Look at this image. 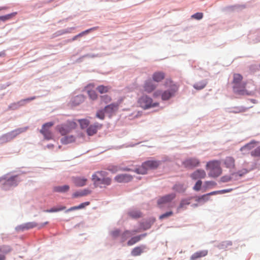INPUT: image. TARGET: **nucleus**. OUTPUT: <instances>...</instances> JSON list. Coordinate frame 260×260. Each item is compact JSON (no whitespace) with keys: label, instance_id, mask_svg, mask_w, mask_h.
I'll list each match as a JSON object with an SVG mask.
<instances>
[{"label":"nucleus","instance_id":"nucleus-14","mask_svg":"<svg viewBox=\"0 0 260 260\" xmlns=\"http://www.w3.org/2000/svg\"><path fill=\"white\" fill-rule=\"evenodd\" d=\"M222 173L220 162L218 160L212 161V177L219 176Z\"/></svg>","mask_w":260,"mask_h":260},{"label":"nucleus","instance_id":"nucleus-49","mask_svg":"<svg viewBox=\"0 0 260 260\" xmlns=\"http://www.w3.org/2000/svg\"><path fill=\"white\" fill-rule=\"evenodd\" d=\"M202 182L201 180H198L195 185L193 186V189L196 191H199L201 189Z\"/></svg>","mask_w":260,"mask_h":260},{"label":"nucleus","instance_id":"nucleus-12","mask_svg":"<svg viewBox=\"0 0 260 260\" xmlns=\"http://www.w3.org/2000/svg\"><path fill=\"white\" fill-rule=\"evenodd\" d=\"M157 86L152 80L148 79L144 83L143 89L146 92L150 93L156 88Z\"/></svg>","mask_w":260,"mask_h":260},{"label":"nucleus","instance_id":"nucleus-4","mask_svg":"<svg viewBox=\"0 0 260 260\" xmlns=\"http://www.w3.org/2000/svg\"><path fill=\"white\" fill-rule=\"evenodd\" d=\"M211 194V193H209L206 194H204L201 197H193L188 199L182 200L180 202V205L177 209V212H179L181 209H186V206L190 204V200L191 199H194V200L198 203H204V202L209 199V197Z\"/></svg>","mask_w":260,"mask_h":260},{"label":"nucleus","instance_id":"nucleus-33","mask_svg":"<svg viewBox=\"0 0 260 260\" xmlns=\"http://www.w3.org/2000/svg\"><path fill=\"white\" fill-rule=\"evenodd\" d=\"M112 101L111 97L108 95L100 96V104H107Z\"/></svg>","mask_w":260,"mask_h":260},{"label":"nucleus","instance_id":"nucleus-19","mask_svg":"<svg viewBox=\"0 0 260 260\" xmlns=\"http://www.w3.org/2000/svg\"><path fill=\"white\" fill-rule=\"evenodd\" d=\"M205 176L206 173L202 170H197L190 175V177L193 180L202 179Z\"/></svg>","mask_w":260,"mask_h":260},{"label":"nucleus","instance_id":"nucleus-10","mask_svg":"<svg viewBox=\"0 0 260 260\" xmlns=\"http://www.w3.org/2000/svg\"><path fill=\"white\" fill-rule=\"evenodd\" d=\"M246 83L241 81L238 84L233 85L234 91L240 94H249L248 91L246 89Z\"/></svg>","mask_w":260,"mask_h":260},{"label":"nucleus","instance_id":"nucleus-5","mask_svg":"<svg viewBox=\"0 0 260 260\" xmlns=\"http://www.w3.org/2000/svg\"><path fill=\"white\" fill-rule=\"evenodd\" d=\"M77 126V124L75 121H69L66 123L57 125L56 129L61 135L64 136L75 129Z\"/></svg>","mask_w":260,"mask_h":260},{"label":"nucleus","instance_id":"nucleus-32","mask_svg":"<svg viewBox=\"0 0 260 260\" xmlns=\"http://www.w3.org/2000/svg\"><path fill=\"white\" fill-rule=\"evenodd\" d=\"M108 170L113 173H116L117 171H120V170H122V171H130L131 170L129 169H128L127 168L121 169L119 167H118V166H114V165L109 166L108 168Z\"/></svg>","mask_w":260,"mask_h":260},{"label":"nucleus","instance_id":"nucleus-11","mask_svg":"<svg viewBox=\"0 0 260 260\" xmlns=\"http://www.w3.org/2000/svg\"><path fill=\"white\" fill-rule=\"evenodd\" d=\"M17 176H12L7 179H2L3 181V188L5 189H8L11 186H15L17 185L18 181L16 179Z\"/></svg>","mask_w":260,"mask_h":260},{"label":"nucleus","instance_id":"nucleus-27","mask_svg":"<svg viewBox=\"0 0 260 260\" xmlns=\"http://www.w3.org/2000/svg\"><path fill=\"white\" fill-rule=\"evenodd\" d=\"M208 253V251L207 250H202L198 251L194 253L191 256V260H197L199 258H201L202 257L206 256Z\"/></svg>","mask_w":260,"mask_h":260},{"label":"nucleus","instance_id":"nucleus-53","mask_svg":"<svg viewBox=\"0 0 260 260\" xmlns=\"http://www.w3.org/2000/svg\"><path fill=\"white\" fill-rule=\"evenodd\" d=\"M232 180V177L230 176H224L221 178V181L223 182H227Z\"/></svg>","mask_w":260,"mask_h":260},{"label":"nucleus","instance_id":"nucleus-1","mask_svg":"<svg viewBox=\"0 0 260 260\" xmlns=\"http://www.w3.org/2000/svg\"><path fill=\"white\" fill-rule=\"evenodd\" d=\"M165 85L166 87H169V88L162 93L159 90L155 91L153 93L154 98H157L161 95L162 100L167 101L175 95L178 90V87L176 84H174L171 80H167Z\"/></svg>","mask_w":260,"mask_h":260},{"label":"nucleus","instance_id":"nucleus-48","mask_svg":"<svg viewBox=\"0 0 260 260\" xmlns=\"http://www.w3.org/2000/svg\"><path fill=\"white\" fill-rule=\"evenodd\" d=\"M251 155L253 156H260V146L257 147L254 150L251 152Z\"/></svg>","mask_w":260,"mask_h":260},{"label":"nucleus","instance_id":"nucleus-50","mask_svg":"<svg viewBox=\"0 0 260 260\" xmlns=\"http://www.w3.org/2000/svg\"><path fill=\"white\" fill-rule=\"evenodd\" d=\"M111 235L114 238H116L120 236V232L119 230H115L111 232Z\"/></svg>","mask_w":260,"mask_h":260},{"label":"nucleus","instance_id":"nucleus-56","mask_svg":"<svg viewBox=\"0 0 260 260\" xmlns=\"http://www.w3.org/2000/svg\"><path fill=\"white\" fill-rule=\"evenodd\" d=\"M35 96H33V97H31L30 98H27L26 99H25L24 100V101H32V100H34V99H35Z\"/></svg>","mask_w":260,"mask_h":260},{"label":"nucleus","instance_id":"nucleus-55","mask_svg":"<svg viewBox=\"0 0 260 260\" xmlns=\"http://www.w3.org/2000/svg\"><path fill=\"white\" fill-rule=\"evenodd\" d=\"M78 210V206H74V207H72L71 208H70V209H68L66 212H69V211H73V210Z\"/></svg>","mask_w":260,"mask_h":260},{"label":"nucleus","instance_id":"nucleus-30","mask_svg":"<svg viewBox=\"0 0 260 260\" xmlns=\"http://www.w3.org/2000/svg\"><path fill=\"white\" fill-rule=\"evenodd\" d=\"M70 189V186L68 185L63 186H55L53 188V190L55 192H66Z\"/></svg>","mask_w":260,"mask_h":260},{"label":"nucleus","instance_id":"nucleus-35","mask_svg":"<svg viewBox=\"0 0 260 260\" xmlns=\"http://www.w3.org/2000/svg\"><path fill=\"white\" fill-rule=\"evenodd\" d=\"M98 28V27H93L92 28L87 29L84 31H82V32L79 34L78 35L74 36L72 40L73 41L76 40L78 37H82L83 35L87 34V33H88L89 32H90L91 30H96Z\"/></svg>","mask_w":260,"mask_h":260},{"label":"nucleus","instance_id":"nucleus-15","mask_svg":"<svg viewBox=\"0 0 260 260\" xmlns=\"http://www.w3.org/2000/svg\"><path fill=\"white\" fill-rule=\"evenodd\" d=\"M102 127V124L98 122L94 123L93 124L89 125L86 129V133L88 136H93L98 131L101 129Z\"/></svg>","mask_w":260,"mask_h":260},{"label":"nucleus","instance_id":"nucleus-8","mask_svg":"<svg viewBox=\"0 0 260 260\" xmlns=\"http://www.w3.org/2000/svg\"><path fill=\"white\" fill-rule=\"evenodd\" d=\"M53 125L54 122H49L43 125L40 132L43 135L45 139L50 140L52 138L53 135L50 129Z\"/></svg>","mask_w":260,"mask_h":260},{"label":"nucleus","instance_id":"nucleus-20","mask_svg":"<svg viewBox=\"0 0 260 260\" xmlns=\"http://www.w3.org/2000/svg\"><path fill=\"white\" fill-rule=\"evenodd\" d=\"M224 164L227 168L234 169L235 167V159L231 156L226 157L223 161Z\"/></svg>","mask_w":260,"mask_h":260},{"label":"nucleus","instance_id":"nucleus-41","mask_svg":"<svg viewBox=\"0 0 260 260\" xmlns=\"http://www.w3.org/2000/svg\"><path fill=\"white\" fill-rule=\"evenodd\" d=\"M255 142H251L248 144H247L243 147H241L240 149V150L241 151H244L245 150H251V149L253 148L255 146Z\"/></svg>","mask_w":260,"mask_h":260},{"label":"nucleus","instance_id":"nucleus-37","mask_svg":"<svg viewBox=\"0 0 260 260\" xmlns=\"http://www.w3.org/2000/svg\"><path fill=\"white\" fill-rule=\"evenodd\" d=\"M207 82L205 80H203L201 82L196 83L193 85V87L198 90H200L204 88L206 85Z\"/></svg>","mask_w":260,"mask_h":260},{"label":"nucleus","instance_id":"nucleus-52","mask_svg":"<svg viewBox=\"0 0 260 260\" xmlns=\"http://www.w3.org/2000/svg\"><path fill=\"white\" fill-rule=\"evenodd\" d=\"M232 190V189H229L221 190H219L217 191H212V195L216 194L217 193H226V192H229Z\"/></svg>","mask_w":260,"mask_h":260},{"label":"nucleus","instance_id":"nucleus-42","mask_svg":"<svg viewBox=\"0 0 260 260\" xmlns=\"http://www.w3.org/2000/svg\"><path fill=\"white\" fill-rule=\"evenodd\" d=\"M16 14V13H12L9 14H7L5 16H0V21H5L7 20L10 19L12 17L14 16Z\"/></svg>","mask_w":260,"mask_h":260},{"label":"nucleus","instance_id":"nucleus-51","mask_svg":"<svg viewBox=\"0 0 260 260\" xmlns=\"http://www.w3.org/2000/svg\"><path fill=\"white\" fill-rule=\"evenodd\" d=\"M173 213L172 211H169V212H167L161 215H160L159 216V219H164V218H167L169 216H171L173 215Z\"/></svg>","mask_w":260,"mask_h":260},{"label":"nucleus","instance_id":"nucleus-40","mask_svg":"<svg viewBox=\"0 0 260 260\" xmlns=\"http://www.w3.org/2000/svg\"><path fill=\"white\" fill-rule=\"evenodd\" d=\"M173 189L178 192H184L185 188L183 184H176L173 186Z\"/></svg>","mask_w":260,"mask_h":260},{"label":"nucleus","instance_id":"nucleus-31","mask_svg":"<svg viewBox=\"0 0 260 260\" xmlns=\"http://www.w3.org/2000/svg\"><path fill=\"white\" fill-rule=\"evenodd\" d=\"M111 87L109 86L99 85L96 88V90L101 94L105 93L110 90Z\"/></svg>","mask_w":260,"mask_h":260},{"label":"nucleus","instance_id":"nucleus-43","mask_svg":"<svg viewBox=\"0 0 260 260\" xmlns=\"http://www.w3.org/2000/svg\"><path fill=\"white\" fill-rule=\"evenodd\" d=\"M88 94L90 99L93 101L98 99V95L94 90H88Z\"/></svg>","mask_w":260,"mask_h":260},{"label":"nucleus","instance_id":"nucleus-25","mask_svg":"<svg viewBox=\"0 0 260 260\" xmlns=\"http://www.w3.org/2000/svg\"><path fill=\"white\" fill-rule=\"evenodd\" d=\"M145 246L141 245L135 247L131 251V254L134 256L141 255L144 251Z\"/></svg>","mask_w":260,"mask_h":260},{"label":"nucleus","instance_id":"nucleus-3","mask_svg":"<svg viewBox=\"0 0 260 260\" xmlns=\"http://www.w3.org/2000/svg\"><path fill=\"white\" fill-rule=\"evenodd\" d=\"M160 165L159 161L154 159L148 160L144 162L141 167L135 170V172L137 174H145L148 170L156 169Z\"/></svg>","mask_w":260,"mask_h":260},{"label":"nucleus","instance_id":"nucleus-38","mask_svg":"<svg viewBox=\"0 0 260 260\" xmlns=\"http://www.w3.org/2000/svg\"><path fill=\"white\" fill-rule=\"evenodd\" d=\"M243 77L240 74H234L233 76V83L234 85L236 84H238L239 82H240L242 81Z\"/></svg>","mask_w":260,"mask_h":260},{"label":"nucleus","instance_id":"nucleus-59","mask_svg":"<svg viewBox=\"0 0 260 260\" xmlns=\"http://www.w3.org/2000/svg\"><path fill=\"white\" fill-rule=\"evenodd\" d=\"M209 163H210V162H208V163L207 164V166H209Z\"/></svg>","mask_w":260,"mask_h":260},{"label":"nucleus","instance_id":"nucleus-13","mask_svg":"<svg viewBox=\"0 0 260 260\" xmlns=\"http://www.w3.org/2000/svg\"><path fill=\"white\" fill-rule=\"evenodd\" d=\"M119 107V104L117 103H113L107 105L104 107L106 113L108 114L109 117H111L115 112H116Z\"/></svg>","mask_w":260,"mask_h":260},{"label":"nucleus","instance_id":"nucleus-9","mask_svg":"<svg viewBox=\"0 0 260 260\" xmlns=\"http://www.w3.org/2000/svg\"><path fill=\"white\" fill-rule=\"evenodd\" d=\"M175 197L176 194L174 193L160 197L157 200V204L161 207L164 205L170 203Z\"/></svg>","mask_w":260,"mask_h":260},{"label":"nucleus","instance_id":"nucleus-36","mask_svg":"<svg viewBox=\"0 0 260 260\" xmlns=\"http://www.w3.org/2000/svg\"><path fill=\"white\" fill-rule=\"evenodd\" d=\"M37 225V224L34 222H28L25 223L21 226L22 230H28L30 229H32L34 227H36Z\"/></svg>","mask_w":260,"mask_h":260},{"label":"nucleus","instance_id":"nucleus-47","mask_svg":"<svg viewBox=\"0 0 260 260\" xmlns=\"http://www.w3.org/2000/svg\"><path fill=\"white\" fill-rule=\"evenodd\" d=\"M203 17V14L202 13H196V14L191 15V18L192 19L200 20Z\"/></svg>","mask_w":260,"mask_h":260},{"label":"nucleus","instance_id":"nucleus-24","mask_svg":"<svg viewBox=\"0 0 260 260\" xmlns=\"http://www.w3.org/2000/svg\"><path fill=\"white\" fill-rule=\"evenodd\" d=\"M73 180L75 185L77 186H83L86 184L87 179L84 177H75L73 178Z\"/></svg>","mask_w":260,"mask_h":260},{"label":"nucleus","instance_id":"nucleus-44","mask_svg":"<svg viewBox=\"0 0 260 260\" xmlns=\"http://www.w3.org/2000/svg\"><path fill=\"white\" fill-rule=\"evenodd\" d=\"M66 209V207L63 206H59V207L56 208H52L50 210H47L46 211V212H58L61 210H63Z\"/></svg>","mask_w":260,"mask_h":260},{"label":"nucleus","instance_id":"nucleus-58","mask_svg":"<svg viewBox=\"0 0 260 260\" xmlns=\"http://www.w3.org/2000/svg\"><path fill=\"white\" fill-rule=\"evenodd\" d=\"M6 8L5 7H0V11L2 10H4Z\"/></svg>","mask_w":260,"mask_h":260},{"label":"nucleus","instance_id":"nucleus-7","mask_svg":"<svg viewBox=\"0 0 260 260\" xmlns=\"http://www.w3.org/2000/svg\"><path fill=\"white\" fill-rule=\"evenodd\" d=\"M27 129V127L18 128L3 135L0 140L3 142L10 141L20 134L25 132Z\"/></svg>","mask_w":260,"mask_h":260},{"label":"nucleus","instance_id":"nucleus-29","mask_svg":"<svg viewBox=\"0 0 260 260\" xmlns=\"http://www.w3.org/2000/svg\"><path fill=\"white\" fill-rule=\"evenodd\" d=\"M75 141V137L73 135L66 136L62 138L60 141L63 144H68Z\"/></svg>","mask_w":260,"mask_h":260},{"label":"nucleus","instance_id":"nucleus-18","mask_svg":"<svg viewBox=\"0 0 260 260\" xmlns=\"http://www.w3.org/2000/svg\"><path fill=\"white\" fill-rule=\"evenodd\" d=\"M199 163V160L195 158L187 159L183 162L185 167L188 168L197 167Z\"/></svg>","mask_w":260,"mask_h":260},{"label":"nucleus","instance_id":"nucleus-28","mask_svg":"<svg viewBox=\"0 0 260 260\" xmlns=\"http://www.w3.org/2000/svg\"><path fill=\"white\" fill-rule=\"evenodd\" d=\"M91 193V190L85 189L76 192L73 194V198H77L87 196Z\"/></svg>","mask_w":260,"mask_h":260},{"label":"nucleus","instance_id":"nucleus-22","mask_svg":"<svg viewBox=\"0 0 260 260\" xmlns=\"http://www.w3.org/2000/svg\"><path fill=\"white\" fill-rule=\"evenodd\" d=\"M138 232L137 230H134L132 231L126 230L124 231L122 234L120 235V239L121 242H123L125 241L128 238H129L132 235L135 234V233Z\"/></svg>","mask_w":260,"mask_h":260},{"label":"nucleus","instance_id":"nucleus-57","mask_svg":"<svg viewBox=\"0 0 260 260\" xmlns=\"http://www.w3.org/2000/svg\"><path fill=\"white\" fill-rule=\"evenodd\" d=\"M251 83V85L253 86V89H255V86H254V85L253 84V82L252 81Z\"/></svg>","mask_w":260,"mask_h":260},{"label":"nucleus","instance_id":"nucleus-23","mask_svg":"<svg viewBox=\"0 0 260 260\" xmlns=\"http://www.w3.org/2000/svg\"><path fill=\"white\" fill-rule=\"evenodd\" d=\"M146 234H142L139 236L132 237L127 243L128 246H132L140 241L143 238L145 237Z\"/></svg>","mask_w":260,"mask_h":260},{"label":"nucleus","instance_id":"nucleus-2","mask_svg":"<svg viewBox=\"0 0 260 260\" xmlns=\"http://www.w3.org/2000/svg\"><path fill=\"white\" fill-rule=\"evenodd\" d=\"M107 173L104 171H98L92 176V180L94 184L100 187L109 185L111 183V179L107 176Z\"/></svg>","mask_w":260,"mask_h":260},{"label":"nucleus","instance_id":"nucleus-17","mask_svg":"<svg viewBox=\"0 0 260 260\" xmlns=\"http://www.w3.org/2000/svg\"><path fill=\"white\" fill-rule=\"evenodd\" d=\"M12 251V248L9 245H3L0 246V260L6 259V254Z\"/></svg>","mask_w":260,"mask_h":260},{"label":"nucleus","instance_id":"nucleus-39","mask_svg":"<svg viewBox=\"0 0 260 260\" xmlns=\"http://www.w3.org/2000/svg\"><path fill=\"white\" fill-rule=\"evenodd\" d=\"M106 113V111H105V109H100L97 111L96 113L95 116L96 118L101 119L104 120L105 119V114Z\"/></svg>","mask_w":260,"mask_h":260},{"label":"nucleus","instance_id":"nucleus-54","mask_svg":"<svg viewBox=\"0 0 260 260\" xmlns=\"http://www.w3.org/2000/svg\"><path fill=\"white\" fill-rule=\"evenodd\" d=\"M90 204L89 202H86L80 204L79 205L77 206L78 209H83L87 206H88Z\"/></svg>","mask_w":260,"mask_h":260},{"label":"nucleus","instance_id":"nucleus-21","mask_svg":"<svg viewBox=\"0 0 260 260\" xmlns=\"http://www.w3.org/2000/svg\"><path fill=\"white\" fill-rule=\"evenodd\" d=\"M165 74L162 72H154L152 76L153 81L160 82L165 79Z\"/></svg>","mask_w":260,"mask_h":260},{"label":"nucleus","instance_id":"nucleus-26","mask_svg":"<svg viewBox=\"0 0 260 260\" xmlns=\"http://www.w3.org/2000/svg\"><path fill=\"white\" fill-rule=\"evenodd\" d=\"M84 96L83 95H78L74 97L72 100V105L73 106H77L83 103L84 101Z\"/></svg>","mask_w":260,"mask_h":260},{"label":"nucleus","instance_id":"nucleus-46","mask_svg":"<svg viewBox=\"0 0 260 260\" xmlns=\"http://www.w3.org/2000/svg\"><path fill=\"white\" fill-rule=\"evenodd\" d=\"M130 216L133 218H138L141 216V213L137 211H132L128 213Z\"/></svg>","mask_w":260,"mask_h":260},{"label":"nucleus","instance_id":"nucleus-6","mask_svg":"<svg viewBox=\"0 0 260 260\" xmlns=\"http://www.w3.org/2000/svg\"><path fill=\"white\" fill-rule=\"evenodd\" d=\"M138 102L140 107L144 109L156 107L159 105L158 102L153 103L152 99L146 95L142 96Z\"/></svg>","mask_w":260,"mask_h":260},{"label":"nucleus","instance_id":"nucleus-16","mask_svg":"<svg viewBox=\"0 0 260 260\" xmlns=\"http://www.w3.org/2000/svg\"><path fill=\"white\" fill-rule=\"evenodd\" d=\"M133 179V177L128 174H119L116 176L114 178V180L119 183H126L131 181Z\"/></svg>","mask_w":260,"mask_h":260},{"label":"nucleus","instance_id":"nucleus-34","mask_svg":"<svg viewBox=\"0 0 260 260\" xmlns=\"http://www.w3.org/2000/svg\"><path fill=\"white\" fill-rule=\"evenodd\" d=\"M78 121L81 129L87 128L90 123V121L87 119H79Z\"/></svg>","mask_w":260,"mask_h":260},{"label":"nucleus","instance_id":"nucleus-45","mask_svg":"<svg viewBox=\"0 0 260 260\" xmlns=\"http://www.w3.org/2000/svg\"><path fill=\"white\" fill-rule=\"evenodd\" d=\"M248 173V170L246 169H243L241 170H239L237 173H235L232 174V175H238L239 177H242Z\"/></svg>","mask_w":260,"mask_h":260}]
</instances>
